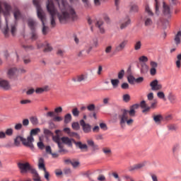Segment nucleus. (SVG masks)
Segmentation results:
<instances>
[{
    "label": "nucleus",
    "mask_w": 181,
    "mask_h": 181,
    "mask_svg": "<svg viewBox=\"0 0 181 181\" xmlns=\"http://www.w3.org/2000/svg\"><path fill=\"white\" fill-rule=\"evenodd\" d=\"M58 5L61 13H57V9L54 7V4L52 0H47V9L50 15V23L52 28L56 26V15H57L60 23H67L70 19L76 21L77 14L74 8L67 4L66 0H55Z\"/></svg>",
    "instance_id": "f257e3e1"
},
{
    "label": "nucleus",
    "mask_w": 181,
    "mask_h": 181,
    "mask_svg": "<svg viewBox=\"0 0 181 181\" xmlns=\"http://www.w3.org/2000/svg\"><path fill=\"white\" fill-rule=\"evenodd\" d=\"M139 108V104H134L129 107V110L125 109L121 110L118 114V119L119 121V125L122 129H125L127 124L131 127L134 124L132 119H128V114L129 117H135L136 114V110Z\"/></svg>",
    "instance_id": "f03ea898"
},
{
    "label": "nucleus",
    "mask_w": 181,
    "mask_h": 181,
    "mask_svg": "<svg viewBox=\"0 0 181 181\" xmlns=\"http://www.w3.org/2000/svg\"><path fill=\"white\" fill-rule=\"evenodd\" d=\"M3 7L4 9H2V7H1L0 4V13L3 12L5 19H6V27L3 29V33L5 36V37H9V32H11L12 36H15L16 34V24H11V28L8 27V17L9 15H11V11H12V7H11V5H9L8 3H4Z\"/></svg>",
    "instance_id": "7ed1b4c3"
},
{
    "label": "nucleus",
    "mask_w": 181,
    "mask_h": 181,
    "mask_svg": "<svg viewBox=\"0 0 181 181\" xmlns=\"http://www.w3.org/2000/svg\"><path fill=\"white\" fill-rule=\"evenodd\" d=\"M33 2L37 9V18H39L42 22V35H46L49 33V28L45 25V23L46 22V13L43 11V9H42V7L40 6V1L39 0H33Z\"/></svg>",
    "instance_id": "20e7f679"
},
{
    "label": "nucleus",
    "mask_w": 181,
    "mask_h": 181,
    "mask_svg": "<svg viewBox=\"0 0 181 181\" xmlns=\"http://www.w3.org/2000/svg\"><path fill=\"white\" fill-rule=\"evenodd\" d=\"M22 142L23 145L24 146H28V148H30L31 151L35 150V146H33V142H35V139L32 136H28L27 139L23 138L22 136H18L14 139V144L16 145V146H19V144Z\"/></svg>",
    "instance_id": "39448f33"
},
{
    "label": "nucleus",
    "mask_w": 181,
    "mask_h": 181,
    "mask_svg": "<svg viewBox=\"0 0 181 181\" xmlns=\"http://www.w3.org/2000/svg\"><path fill=\"white\" fill-rule=\"evenodd\" d=\"M17 166L21 175H26V173H30L35 169V167L30 165L29 162H19L17 163Z\"/></svg>",
    "instance_id": "423d86ee"
},
{
    "label": "nucleus",
    "mask_w": 181,
    "mask_h": 181,
    "mask_svg": "<svg viewBox=\"0 0 181 181\" xmlns=\"http://www.w3.org/2000/svg\"><path fill=\"white\" fill-rule=\"evenodd\" d=\"M59 132H60V130H56L55 131V136H52V141L55 142V144H57L59 150V153H62V155H64L65 153H67V150L64 149V145L63 143L60 142V136H59Z\"/></svg>",
    "instance_id": "0eeeda50"
},
{
    "label": "nucleus",
    "mask_w": 181,
    "mask_h": 181,
    "mask_svg": "<svg viewBox=\"0 0 181 181\" xmlns=\"http://www.w3.org/2000/svg\"><path fill=\"white\" fill-rule=\"evenodd\" d=\"M140 107L143 108L142 112L145 114V112H149L151 110H155L158 107V100H153L151 102V105L148 106L146 104V101L142 100L140 103Z\"/></svg>",
    "instance_id": "6e6552de"
},
{
    "label": "nucleus",
    "mask_w": 181,
    "mask_h": 181,
    "mask_svg": "<svg viewBox=\"0 0 181 181\" xmlns=\"http://www.w3.org/2000/svg\"><path fill=\"white\" fill-rule=\"evenodd\" d=\"M145 11L148 13V16H145L144 18V25L145 26H151L153 23L151 18V16H153V12H152V10H151L148 5L146 6Z\"/></svg>",
    "instance_id": "1a4fd4ad"
},
{
    "label": "nucleus",
    "mask_w": 181,
    "mask_h": 181,
    "mask_svg": "<svg viewBox=\"0 0 181 181\" xmlns=\"http://www.w3.org/2000/svg\"><path fill=\"white\" fill-rule=\"evenodd\" d=\"M38 168L44 171V177L47 181L50 180V174L47 170H46V167L45 166V159L43 158H40L38 160Z\"/></svg>",
    "instance_id": "9d476101"
},
{
    "label": "nucleus",
    "mask_w": 181,
    "mask_h": 181,
    "mask_svg": "<svg viewBox=\"0 0 181 181\" xmlns=\"http://www.w3.org/2000/svg\"><path fill=\"white\" fill-rule=\"evenodd\" d=\"M163 15L165 16V18H168V19H170V18H172V9H170V6L166 3H163Z\"/></svg>",
    "instance_id": "9b49d317"
},
{
    "label": "nucleus",
    "mask_w": 181,
    "mask_h": 181,
    "mask_svg": "<svg viewBox=\"0 0 181 181\" xmlns=\"http://www.w3.org/2000/svg\"><path fill=\"white\" fill-rule=\"evenodd\" d=\"M150 86L152 91H159L163 88L162 84L159 83V81L156 79L150 83Z\"/></svg>",
    "instance_id": "f8f14e48"
},
{
    "label": "nucleus",
    "mask_w": 181,
    "mask_h": 181,
    "mask_svg": "<svg viewBox=\"0 0 181 181\" xmlns=\"http://www.w3.org/2000/svg\"><path fill=\"white\" fill-rule=\"evenodd\" d=\"M80 125L82 127V129L85 134H90L91 132V125L86 123L84 119L80 120Z\"/></svg>",
    "instance_id": "ddd939ff"
},
{
    "label": "nucleus",
    "mask_w": 181,
    "mask_h": 181,
    "mask_svg": "<svg viewBox=\"0 0 181 181\" xmlns=\"http://www.w3.org/2000/svg\"><path fill=\"white\" fill-rule=\"evenodd\" d=\"M127 45H128L127 40H124L122 41L119 45H117L115 47V52H122V50H124L125 49Z\"/></svg>",
    "instance_id": "4468645a"
},
{
    "label": "nucleus",
    "mask_w": 181,
    "mask_h": 181,
    "mask_svg": "<svg viewBox=\"0 0 181 181\" xmlns=\"http://www.w3.org/2000/svg\"><path fill=\"white\" fill-rule=\"evenodd\" d=\"M0 88H3V90H11V84L9 81L4 79H0Z\"/></svg>",
    "instance_id": "2eb2a0df"
},
{
    "label": "nucleus",
    "mask_w": 181,
    "mask_h": 181,
    "mask_svg": "<svg viewBox=\"0 0 181 181\" xmlns=\"http://www.w3.org/2000/svg\"><path fill=\"white\" fill-rule=\"evenodd\" d=\"M131 25V18L129 17H127L124 18L120 23V29L122 30L128 28Z\"/></svg>",
    "instance_id": "dca6fc26"
},
{
    "label": "nucleus",
    "mask_w": 181,
    "mask_h": 181,
    "mask_svg": "<svg viewBox=\"0 0 181 181\" xmlns=\"http://www.w3.org/2000/svg\"><path fill=\"white\" fill-rule=\"evenodd\" d=\"M144 166L145 163H139L133 166L129 167V171L134 172V170H141V169H142V168H144Z\"/></svg>",
    "instance_id": "f3484780"
},
{
    "label": "nucleus",
    "mask_w": 181,
    "mask_h": 181,
    "mask_svg": "<svg viewBox=\"0 0 181 181\" xmlns=\"http://www.w3.org/2000/svg\"><path fill=\"white\" fill-rule=\"evenodd\" d=\"M151 69H150V74L151 76H156V69H158V63L156 62L151 61L150 62Z\"/></svg>",
    "instance_id": "a211bd4d"
},
{
    "label": "nucleus",
    "mask_w": 181,
    "mask_h": 181,
    "mask_svg": "<svg viewBox=\"0 0 181 181\" xmlns=\"http://www.w3.org/2000/svg\"><path fill=\"white\" fill-rule=\"evenodd\" d=\"M8 76L9 78H15V77H18V69L15 67L11 68L8 71Z\"/></svg>",
    "instance_id": "6ab92c4d"
},
{
    "label": "nucleus",
    "mask_w": 181,
    "mask_h": 181,
    "mask_svg": "<svg viewBox=\"0 0 181 181\" xmlns=\"http://www.w3.org/2000/svg\"><path fill=\"white\" fill-rule=\"evenodd\" d=\"M28 25L31 31L36 30V26H37V23L33 18H29L28 21Z\"/></svg>",
    "instance_id": "aec40b11"
},
{
    "label": "nucleus",
    "mask_w": 181,
    "mask_h": 181,
    "mask_svg": "<svg viewBox=\"0 0 181 181\" xmlns=\"http://www.w3.org/2000/svg\"><path fill=\"white\" fill-rule=\"evenodd\" d=\"M73 139L67 137V136H63L60 139V142H62L63 144H65V145H67L68 146H72L73 143H72Z\"/></svg>",
    "instance_id": "412c9836"
},
{
    "label": "nucleus",
    "mask_w": 181,
    "mask_h": 181,
    "mask_svg": "<svg viewBox=\"0 0 181 181\" xmlns=\"http://www.w3.org/2000/svg\"><path fill=\"white\" fill-rule=\"evenodd\" d=\"M95 27L98 28L100 33H104V32H105V30L104 29V21L103 20H98L95 23Z\"/></svg>",
    "instance_id": "4be33fe9"
},
{
    "label": "nucleus",
    "mask_w": 181,
    "mask_h": 181,
    "mask_svg": "<svg viewBox=\"0 0 181 181\" xmlns=\"http://www.w3.org/2000/svg\"><path fill=\"white\" fill-rule=\"evenodd\" d=\"M30 173L33 175V180L42 181V178H40V175H39V173H37V171L35 168H34Z\"/></svg>",
    "instance_id": "5701e85b"
},
{
    "label": "nucleus",
    "mask_w": 181,
    "mask_h": 181,
    "mask_svg": "<svg viewBox=\"0 0 181 181\" xmlns=\"http://www.w3.org/2000/svg\"><path fill=\"white\" fill-rule=\"evenodd\" d=\"M174 43L176 46H179L181 43V31H178L174 37Z\"/></svg>",
    "instance_id": "b1692460"
},
{
    "label": "nucleus",
    "mask_w": 181,
    "mask_h": 181,
    "mask_svg": "<svg viewBox=\"0 0 181 181\" xmlns=\"http://www.w3.org/2000/svg\"><path fill=\"white\" fill-rule=\"evenodd\" d=\"M155 13L156 15H160V3H159V1L155 0Z\"/></svg>",
    "instance_id": "393cba45"
},
{
    "label": "nucleus",
    "mask_w": 181,
    "mask_h": 181,
    "mask_svg": "<svg viewBox=\"0 0 181 181\" xmlns=\"http://www.w3.org/2000/svg\"><path fill=\"white\" fill-rule=\"evenodd\" d=\"M74 144L79 149H86V151L88 149V146H87V144H83L81 141H75Z\"/></svg>",
    "instance_id": "a878e982"
},
{
    "label": "nucleus",
    "mask_w": 181,
    "mask_h": 181,
    "mask_svg": "<svg viewBox=\"0 0 181 181\" xmlns=\"http://www.w3.org/2000/svg\"><path fill=\"white\" fill-rule=\"evenodd\" d=\"M168 100L171 104H176V103H177V98H176V95L172 93L168 94Z\"/></svg>",
    "instance_id": "bb28decb"
},
{
    "label": "nucleus",
    "mask_w": 181,
    "mask_h": 181,
    "mask_svg": "<svg viewBox=\"0 0 181 181\" xmlns=\"http://www.w3.org/2000/svg\"><path fill=\"white\" fill-rule=\"evenodd\" d=\"M81 175L83 176H86V177H88L90 181H95L94 178L91 177V172H90L89 170L82 172Z\"/></svg>",
    "instance_id": "cd10ccee"
},
{
    "label": "nucleus",
    "mask_w": 181,
    "mask_h": 181,
    "mask_svg": "<svg viewBox=\"0 0 181 181\" xmlns=\"http://www.w3.org/2000/svg\"><path fill=\"white\" fill-rule=\"evenodd\" d=\"M49 90V86H45L43 88H37L35 90L36 94H42V93H45V91Z\"/></svg>",
    "instance_id": "c85d7f7f"
},
{
    "label": "nucleus",
    "mask_w": 181,
    "mask_h": 181,
    "mask_svg": "<svg viewBox=\"0 0 181 181\" xmlns=\"http://www.w3.org/2000/svg\"><path fill=\"white\" fill-rule=\"evenodd\" d=\"M13 15L16 21H18V19H20V18H22V13H21V11H19L18 8H15Z\"/></svg>",
    "instance_id": "c756f323"
},
{
    "label": "nucleus",
    "mask_w": 181,
    "mask_h": 181,
    "mask_svg": "<svg viewBox=\"0 0 181 181\" xmlns=\"http://www.w3.org/2000/svg\"><path fill=\"white\" fill-rule=\"evenodd\" d=\"M163 119V117H162V115H157L153 116V120L156 124H160V122Z\"/></svg>",
    "instance_id": "7c9ffc66"
},
{
    "label": "nucleus",
    "mask_w": 181,
    "mask_h": 181,
    "mask_svg": "<svg viewBox=\"0 0 181 181\" xmlns=\"http://www.w3.org/2000/svg\"><path fill=\"white\" fill-rule=\"evenodd\" d=\"M134 47V50H141V48L142 47V42H141V40L136 41Z\"/></svg>",
    "instance_id": "2f4dec72"
},
{
    "label": "nucleus",
    "mask_w": 181,
    "mask_h": 181,
    "mask_svg": "<svg viewBox=\"0 0 181 181\" xmlns=\"http://www.w3.org/2000/svg\"><path fill=\"white\" fill-rule=\"evenodd\" d=\"M22 60H23L24 64H30V63H32V59H30V57H29V56L23 57Z\"/></svg>",
    "instance_id": "473e14b6"
},
{
    "label": "nucleus",
    "mask_w": 181,
    "mask_h": 181,
    "mask_svg": "<svg viewBox=\"0 0 181 181\" xmlns=\"http://www.w3.org/2000/svg\"><path fill=\"white\" fill-rule=\"evenodd\" d=\"M85 80H86V76L84 75L78 76L73 79L74 81H75V82L78 81V83H80L81 81H84Z\"/></svg>",
    "instance_id": "72a5a7b5"
},
{
    "label": "nucleus",
    "mask_w": 181,
    "mask_h": 181,
    "mask_svg": "<svg viewBox=\"0 0 181 181\" xmlns=\"http://www.w3.org/2000/svg\"><path fill=\"white\" fill-rule=\"evenodd\" d=\"M53 50V47H52V45L49 43H46L45 45L44 52L45 53H49V52H52Z\"/></svg>",
    "instance_id": "f704fd0d"
},
{
    "label": "nucleus",
    "mask_w": 181,
    "mask_h": 181,
    "mask_svg": "<svg viewBox=\"0 0 181 181\" xmlns=\"http://www.w3.org/2000/svg\"><path fill=\"white\" fill-rule=\"evenodd\" d=\"M181 54L177 55V61L175 62L176 67L180 69L181 66Z\"/></svg>",
    "instance_id": "c9c22d12"
},
{
    "label": "nucleus",
    "mask_w": 181,
    "mask_h": 181,
    "mask_svg": "<svg viewBox=\"0 0 181 181\" xmlns=\"http://www.w3.org/2000/svg\"><path fill=\"white\" fill-rule=\"evenodd\" d=\"M130 11L131 12H138V11H139V7L135 4H131Z\"/></svg>",
    "instance_id": "e433bc0d"
},
{
    "label": "nucleus",
    "mask_w": 181,
    "mask_h": 181,
    "mask_svg": "<svg viewBox=\"0 0 181 181\" xmlns=\"http://www.w3.org/2000/svg\"><path fill=\"white\" fill-rule=\"evenodd\" d=\"M103 152L105 155H107V156H111V155H112V151H111V148L109 147L103 148Z\"/></svg>",
    "instance_id": "4c0bfd02"
},
{
    "label": "nucleus",
    "mask_w": 181,
    "mask_h": 181,
    "mask_svg": "<svg viewBox=\"0 0 181 181\" xmlns=\"http://www.w3.org/2000/svg\"><path fill=\"white\" fill-rule=\"evenodd\" d=\"M157 97L160 100H163L164 101H166V97L165 96V93H163V91H158L157 93Z\"/></svg>",
    "instance_id": "58836bf2"
},
{
    "label": "nucleus",
    "mask_w": 181,
    "mask_h": 181,
    "mask_svg": "<svg viewBox=\"0 0 181 181\" xmlns=\"http://www.w3.org/2000/svg\"><path fill=\"white\" fill-rule=\"evenodd\" d=\"M81 1L86 9H89V8H91V4H90V0H81Z\"/></svg>",
    "instance_id": "ea45409f"
},
{
    "label": "nucleus",
    "mask_w": 181,
    "mask_h": 181,
    "mask_svg": "<svg viewBox=\"0 0 181 181\" xmlns=\"http://www.w3.org/2000/svg\"><path fill=\"white\" fill-rule=\"evenodd\" d=\"M111 83H112L113 88H117V87H118V85L119 84V80L111 79Z\"/></svg>",
    "instance_id": "a19ab883"
},
{
    "label": "nucleus",
    "mask_w": 181,
    "mask_h": 181,
    "mask_svg": "<svg viewBox=\"0 0 181 181\" xmlns=\"http://www.w3.org/2000/svg\"><path fill=\"white\" fill-rule=\"evenodd\" d=\"M37 146L41 151H43V149H45V144H43V141H42V138L41 137H40V141L37 144Z\"/></svg>",
    "instance_id": "79ce46f5"
},
{
    "label": "nucleus",
    "mask_w": 181,
    "mask_h": 181,
    "mask_svg": "<svg viewBox=\"0 0 181 181\" xmlns=\"http://www.w3.org/2000/svg\"><path fill=\"white\" fill-rule=\"evenodd\" d=\"M135 77H134V76L132 75H129L127 76V81L129 83V84H134L135 83Z\"/></svg>",
    "instance_id": "37998d69"
},
{
    "label": "nucleus",
    "mask_w": 181,
    "mask_h": 181,
    "mask_svg": "<svg viewBox=\"0 0 181 181\" xmlns=\"http://www.w3.org/2000/svg\"><path fill=\"white\" fill-rule=\"evenodd\" d=\"M71 121V115L70 113H68L65 115L64 117V123L69 124Z\"/></svg>",
    "instance_id": "c03bdc74"
},
{
    "label": "nucleus",
    "mask_w": 181,
    "mask_h": 181,
    "mask_svg": "<svg viewBox=\"0 0 181 181\" xmlns=\"http://www.w3.org/2000/svg\"><path fill=\"white\" fill-rule=\"evenodd\" d=\"M30 121L31 124H33V125H37V124L39 123V121L37 120V117H31L30 118Z\"/></svg>",
    "instance_id": "a18cd8bd"
},
{
    "label": "nucleus",
    "mask_w": 181,
    "mask_h": 181,
    "mask_svg": "<svg viewBox=\"0 0 181 181\" xmlns=\"http://www.w3.org/2000/svg\"><path fill=\"white\" fill-rule=\"evenodd\" d=\"M39 132H40V129L39 128L33 129L30 131V136H33V135H37Z\"/></svg>",
    "instance_id": "49530a36"
},
{
    "label": "nucleus",
    "mask_w": 181,
    "mask_h": 181,
    "mask_svg": "<svg viewBox=\"0 0 181 181\" xmlns=\"http://www.w3.org/2000/svg\"><path fill=\"white\" fill-rule=\"evenodd\" d=\"M72 115L74 117H78V115H80V110H78V108L74 107L72 110Z\"/></svg>",
    "instance_id": "de8ad7c7"
},
{
    "label": "nucleus",
    "mask_w": 181,
    "mask_h": 181,
    "mask_svg": "<svg viewBox=\"0 0 181 181\" xmlns=\"http://www.w3.org/2000/svg\"><path fill=\"white\" fill-rule=\"evenodd\" d=\"M72 128L75 131H78V129H80V124H78V122H73L72 123Z\"/></svg>",
    "instance_id": "09e8293b"
},
{
    "label": "nucleus",
    "mask_w": 181,
    "mask_h": 181,
    "mask_svg": "<svg viewBox=\"0 0 181 181\" xmlns=\"http://www.w3.org/2000/svg\"><path fill=\"white\" fill-rule=\"evenodd\" d=\"M87 54H87V52L86 51V49H83L78 54V57H86Z\"/></svg>",
    "instance_id": "8fccbe9b"
},
{
    "label": "nucleus",
    "mask_w": 181,
    "mask_h": 181,
    "mask_svg": "<svg viewBox=\"0 0 181 181\" xmlns=\"http://www.w3.org/2000/svg\"><path fill=\"white\" fill-rule=\"evenodd\" d=\"M124 76H125V71L124 69H122L119 73H118V78L119 80H122L124 78Z\"/></svg>",
    "instance_id": "3c124183"
},
{
    "label": "nucleus",
    "mask_w": 181,
    "mask_h": 181,
    "mask_svg": "<svg viewBox=\"0 0 181 181\" xmlns=\"http://www.w3.org/2000/svg\"><path fill=\"white\" fill-rule=\"evenodd\" d=\"M54 114H62V112H63V107H56L54 109Z\"/></svg>",
    "instance_id": "603ef678"
},
{
    "label": "nucleus",
    "mask_w": 181,
    "mask_h": 181,
    "mask_svg": "<svg viewBox=\"0 0 181 181\" xmlns=\"http://www.w3.org/2000/svg\"><path fill=\"white\" fill-rule=\"evenodd\" d=\"M88 111H95V105L90 104L87 106Z\"/></svg>",
    "instance_id": "864d4df0"
},
{
    "label": "nucleus",
    "mask_w": 181,
    "mask_h": 181,
    "mask_svg": "<svg viewBox=\"0 0 181 181\" xmlns=\"http://www.w3.org/2000/svg\"><path fill=\"white\" fill-rule=\"evenodd\" d=\"M130 100H131V96H129V95L125 94L123 95V101H124V103H128L129 102Z\"/></svg>",
    "instance_id": "5fc2aeb1"
},
{
    "label": "nucleus",
    "mask_w": 181,
    "mask_h": 181,
    "mask_svg": "<svg viewBox=\"0 0 181 181\" xmlns=\"http://www.w3.org/2000/svg\"><path fill=\"white\" fill-rule=\"evenodd\" d=\"M6 135H8V136H12L13 135V129H7L5 132Z\"/></svg>",
    "instance_id": "6e6d98bb"
},
{
    "label": "nucleus",
    "mask_w": 181,
    "mask_h": 181,
    "mask_svg": "<svg viewBox=\"0 0 181 181\" xmlns=\"http://www.w3.org/2000/svg\"><path fill=\"white\" fill-rule=\"evenodd\" d=\"M46 117H47V118H53V117H55L54 112L49 111V112H47Z\"/></svg>",
    "instance_id": "4d7b16f0"
},
{
    "label": "nucleus",
    "mask_w": 181,
    "mask_h": 181,
    "mask_svg": "<svg viewBox=\"0 0 181 181\" xmlns=\"http://www.w3.org/2000/svg\"><path fill=\"white\" fill-rule=\"evenodd\" d=\"M31 38L33 40H36V39H37V34L36 33V30L31 31Z\"/></svg>",
    "instance_id": "13d9d810"
},
{
    "label": "nucleus",
    "mask_w": 181,
    "mask_h": 181,
    "mask_svg": "<svg viewBox=\"0 0 181 181\" xmlns=\"http://www.w3.org/2000/svg\"><path fill=\"white\" fill-rule=\"evenodd\" d=\"M105 52L107 54H110V53H111V52H112V46H111V45L107 46L105 48Z\"/></svg>",
    "instance_id": "bf43d9fd"
},
{
    "label": "nucleus",
    "mask_w": 181,
    "mask_h": 181,
    "mask_svg": "<svg viewBox=\"0 0 181 181\" xmlns=\"http://www.w3.org/2000/svg\"><path fill=\"white\" fill-rule=\"evenodd\" d=\"M169 2L171 5H180V1H179V0H169Z\"/></svg>",
    "instance_id": "052dcab7"
},
{
    "label": "nucleus",
    "mask_w": 181,
    "mask_h": 181,
    "mask_svg": "<svg viewBox=\"0 0 181 181\" xmlns=\"http://www.w3.org/2000/svg\"><path fill=\"white\" fill-rule=\"evenodd\" d=\"M57 56H60L61 57H63V56H64V50H63L62 49H59L57 51Z\"/></svg>",
    "instance_id": "680f3d73"
},
{
    "label": "nucleus",
    "mask_w": 181,
    "mask_h": 181,
    "mask_svg": "<svg viewBox=\"0 0 181 181\" xmlns=\"http://www.w3.org/2000/svg\"><path fill=\"white\" fill-rule=\"evenodd\" d=\"M64 175H71V170L69 168H66L63 170Z\"/></svg>",
    "instance_id": "e2e57ef3"
},
{
    "label": "nucleus",
    "mask_w": 181,
    "mask_h": 181,
    "mask_svg": "<svg viewBox=\"0 0 181 181\" xmlns=\"http://www.w3.org/2000/svg\"><path fill=\"white\" fill-rule=\"evenodd\" d=\"M139 62L146 63L148 62V58L146 56H141L139 58Z\"/></svg>",
    "instance_id": "0e129e2a"
},
{
    "label": "nucleus",
    "mask_w": 181,
    "mask_h": 181,
    "mask_svg": "<svg viewBox=\"0 0 181 181\" xmlns=\"http://www.w3.org/2000/svg\"><path fill=\"white\" fill-rule=\"evenodd\" d=\"M25 73H26V69L23 68H20L18 69V76H19V74H25Z\"/></svg>",
    "instance_id": "69168bd1"
},
{
    "label": "nucleus",
    "mask_w": 181,
    "mask_h": 181,
    "mask_svg": "<svg viewBox=\"0 0 181 181\" xmlns=\"http://www.w3.org/2000/svg\"><path fill=\"white\" fill-rule=\"evenodd\" d=\"M93 47H98V39L95 38L93 40Z\"/></svg>",
    "instance_id": "338daca9"
},
{
    "label": "nucleus",
    "mask_w": 181,
    "mask_h": 181,
    "mask_svg": "<svg viewBox=\"0 0 181 181\" xmlns=\"http://www.w3.org/2000/svg\"><path fill=\"white\" fill-rule=\"evenodd\" d=\"M147 98L148 101H152L153 100V93H150L147 95Z\"/></svg>",
    "instance_id": "774afa93"
}]
</instances>
